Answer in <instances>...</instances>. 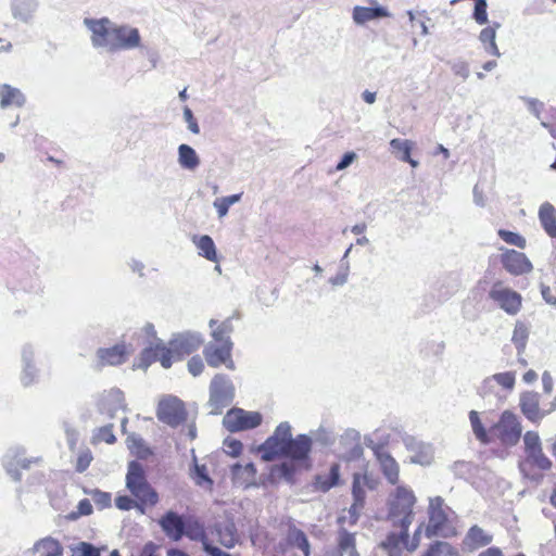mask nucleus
<instances>
[{
	"label": "nucleus",
	"mask_w": 556,
	"mask_h": 556,
	"mask_svg": "<svg viewBox=\"0 0 556 556\" xmlns=\"http://www.w3.org/2000/svg\"><path fill=\"white\" fill-rule=\"evenodd\" d=\"M313 440L307 434H298L292 438L289 422H280L265 442L257 447L261 459L271 462L279 456L288 458L281 464L270 467L268 478L271 482L279 480L293 481L295 473L302 469L311 468V453Z\"/></svg>",
	"instance_id": "1"
},
{
	"label": "nucleus",
	"mask_w": 556,
	"mask_h": 556,
	"mask_svg": "<svg viewBox=\"0 0 556 556\" xmlns=\"http://www.w3.org/2000/svg\"><path fill=\"white\" fill-rule=\"evenodd\" d=\"M416 496L414 492L403 485H399L391 493L388 502V519L392 520L393 526L400 529L399 532H389L379 547L388 556H410L418 546L424 525L420 523L409 536V527L414 520V506Z\"/></svg>",
	"instance_id": "2"
},
{
	"label": "nucleus",
	"mask_w": 556,
	"mask_h": 556,
	"mask_svg": "<svg viewBox=\"0 0 556 556\" xmlns=\"http://www.w3.org/2000/svg\"><path fill=\"white\" fill-rule=\"evenodd\" d=\"M203 344L199 334L180 333L165 343L156 340L140 353L139 367L148 368L151 364L160 362L164 368H169L174 362L181 361Z\"/></svg>",
	"instance_id": "3"
},
{
	"label": "nucleus",
	"mask_w": 556,
	"mask_h": 556,
	"mask_svg": "<svg viewBox=\"0 0 556 556\" xmlns=\"http://www.w3.org/2000/svg\"><path fill=\"white\" fill-rule=\"evenodd\" d=\"M91 31V42L97 48H106L111 52L130 50L140 46L139 30L127 25H115L108 17L86 18Z\"/></svg>",
	"instance_id": "4"
},
{
	"label": "nucleus",
	"mask_w": 556,
	"mask_h": 556,
	"mask_svg": "<svg viewBox=\"0 0 556 556\" xmlns=\"http://www.w3.org/2000/svg\"><path fill=\"white\" fill-rule=\"evenodd\" d=\"M522 440L525 456L518 463L519 471L523 478L540 482L545 472L552 469L553 462L544 453L540 434L536 431H527Z\"/></svg>",
	"instance_id": "5"
},
{
	"label": "nucleus",
	"mask_w": 556,
	"mask_h": 556,
	"mask_svg": "<svg viewBox=\"0 0 556 556\" xmlns=\"http://www.w3.org/2000/svg\"><path fill=\"white\" fill-rule=\"evenodd\" d=\"M452 509L445 504L441 496L429 500L428 506V523L425 527V535L427 538L442 536L453 538L457 534V530L451 519Z\"/></svg>",
	"instance_id": "6"
},
{
	"label": "nucleus",
	"mask_w": 556,
	"mask_h": 556,
	"mask_svg": "<svg viewBox=\"0 0 556 556\" xmlns=\"http://www.w3.org/2000/svg\"><path fill=\"white\" fill-rule=\"evenodd\" d=\"M126 486L140 505L153 507L157 504L159 494L148 482L142 465L136 460L128 465Z\"/></svg>",
	"instance_id": "7"
},
{
	"label": "nucleus",
	"mask_w": 556,
	"mask_h": 556,
	"mask_svg": "<svg viewBox=\"0 0 556 556\" xmlns=\"http://www.w3.org/2000/svg\"><path fill=\"white\" fill-rule=\"evenodd\" d=\"M522 433V426L517 415L510 410H504L496 424L490 428L492 441L498 440L503 445H516Z\"/></svg>",
	"instance_id": "8"
},
{
	"label": "nucleus",
	"mask_w": 556,
	"mask_h": 556,
	"mask_svg": "<svg viewBox=\"0 0 556 556\" xmlns=\"http://www.w3.org/2000/svg\"><path fill=\"white\" fill-rule=\"evenodd\" d=\"M489 298L508 315H517L522 307L521 294L507 287L502 280L492 285Z\"/></svg>",
	"instance_id": "9"
},
{
	"label": "nucleus",
	"mask_w": 556,
	"mask_h": 556,
	"mask_svg": "<svg viewBox=\"0 0 556 556\" xmlns=\"http://www.w3.org/2000/svg\"><path fill=\"white\" fill-rule=\"evenodd\" d=\"M519 408L529 421L539 424L545 416L556 409V403L552 402L548 405H542L540 393L525 391L519 397Z\"/></svg>",
	"instance_id": "10"
},
{
	"label": "nucleus",
	"mask_w": 556,
	"mask_h": 556,
	"mask_svg": "<svg viewBox=\"0 0 556 556\" xmlns=\"http://www.w3.org/2000/svg\"><path fill=\"white\" fill-rule=\"evenodd\" d=\"M156 416L163 424L175 428L186 421L187 410L182 401L175 396H168L160 401Z\"/></svg>",
	"instance_id": "11"
},
{
	"label": "nucleus",
	"mask_w": 556,
	"mask_h": 556,
	"mask_svg": "<svg viewBox=\"0 0 556 556\" xmlns=\"http://www.w3.org/2000/svg\"><path fill=\"white\" fill-rule=\"evenodd\" d=\"M263 417L258 412H248L242 408H231L225 415L223 424L230 432H239L258 427Z\"/></svg>",
	"instance_id": "12"
},
{
	"label": "nucleus",
	"mask_w": 556,
	"mask_h": 556,
	"mask_svg": "<svg viewBox=\"0 0 556 556\" xmlns=\"http://www.w3.org/2000/svg\"><path fill=\"white\" fill-rule=\"evenodd\" d=\"M231 340L214 341L203 350L204 357L208 366L217 368L225 365L228 369H235V363L231 356Z\"/></svg>",
	"instance_id": "13"
},
{
	"label": "nucleus",
	"mask_w": 556,
	"mask_h": 556,
	"mask_svg": "<svg viewBox=\"0 0 556 556\" xmlns=\"http://www.w3.org/2000/svg\"><path fill=\"white\" fill-rule=\"evenodd\" d=\"M501 263L505 270L514 276L529 274L533 269L527 255L513 249H507L501 254Z\"/></svg>",
	"instance_id": "14"
},
{
	"label": "nucleus",
	"mask_w": 556,
	"mask_h": 556,
	"mask_svg": "<svg viewBox=\"0 0 556 556\" xmlns=\"http://www.w3.org/2000/svg\"><path fill=\"white\" fill-rule=\"evenodd\" d=\"M493 542V534L478 525L471 526L462 540V549L473 553L480 548L489 547Z\"/></svg>",
	"instance_id": "15"
},
{
	"label": "nucleus",
	"mask_w": 556,
	"mask_h": 556,
	"mask_svg": "<svg viewBox=\"0 0 556 556\" xmlns=\"http://www.w3.org/2000/svg\"><path fill=\"white\" fill-rule=\"evenodd\" d=\"M130 349L125 343H118L111 348H101L97 351V367L118 366L127 361Z\"/></svg>",
	"instance_id": "16"
},
{
	"label": "nucleus",
	"mask_w": 556,
	"mask_h": 556,
	"mask_svg": "<svg viewBox=\"0 0 556 556\" xmlns=\"http://www.w3.org/2000/svg\"><path fill=\"white\" fill-rule=\"evenodd\" d=\"M211 401L217 406H227L233 397V386L226 375L217 374L211 382Z\"/></svg>",
	"instance_id": "17"
},
{
	"label": "nucleus",
	"mask_w": 556,
	"mask_h": 556,
	"mask_svg": "<svg viewBox=\"0 0 556 556\" xmlns=\"http://www.w3.org/2000/svg\"><path fill=\"white\" fill-rule=\"evenodd\" d=\"M185 522L186 518L173 510L166 511L159 521L166 536L175 542L185 535Z\"/></svg>",
	"instance_id": "18"
},
{
	"label": "nucleus",
	"mask_w": 556,
	"mask_h": 556,
	"mask_svg": "<svg viewBox=\"0 0 556 556\" xmlns=\"http://www.w3.org/2000/svg\"><path fill=\"white\" fill-rule=\"evenodd\" d=\"M231 481L233 485L242 489H249L256 485L257 470L253 463L241 465L235 464L230 468Z\"/></svg>",
	"instance_id": "19"
},
{
	"label": "nucleus",
	"mask_w": 556,
	"mask_h": 556,
	"mask_svg": "<svg viewBox=\"0 0 556 556\" xmlns=\"http://www.w3.org/2000/svg\"><path fill=\"white\" fill-rule=\"evenodd\" d=\"M333 556H359L356 548V533L339 527Z\"/></svg>",
	"instance_id": "20"
},
{
	"label": "nucleus",
	"mask_w": 556,
	"mask_h": 556,
	"mask_svg": "<svg viewBox=\"0 0 556 556\" xmlns=\"http://www.w3.org/2000/svg\"><path fill=\"white\" fill-rule=\"evenodd\" d=\"M381 471L389 483L395 485L400 481V467L396 460L387 452H377Z\"/></svg>",
	"instance_id": "21"
},
{
	"label": "nucleus",
	"mask_w": 556,
	"mask_h": 556,
	"mask_svg": "<svg viewBox=\"0 0 556 556\" xmlns=\"http://www.w3.org/2000/svg\"><path fill=\"white\" fill-rule=\"evenodd\" d=\"M184 536L191 541L201 542L202 546L210 542L204 523L194 516L186 518Z\"/></svg>",
	"instance_id": "22"
},
{
	"label": "nucleus",
	"mask_w": 556,
	"mask_h": 556,
	"mask_svg": "<svg viewBox=\"0 0 556 556\" xmlns=\"http://www.w3.org/2000/svg\"><path fill=\"white\" fill-rule=\"evenodd\" d=\"M539 219L551 238H556V208L549 202H544L539 210Z\"/></svg>",
	"instance_id": "23"
},
{
	"label": "nucleus",
	"mask_w": 556,
	"mask_h": 556,
	"mask_svg": "<svg viewBox=\"0 0 556 556\" xmlns=\"http://www.w3.org/2000/svg\"><path fill=\"white\" fill-rule=\"evenodd\" d=\"M24 103L25 97L20 89L14 88L8 84H3L0 86V108H21Z\"/></svg>",
	"instance_id": "24"
},
{
	"label": "nucleus",
	"mask_w": 556,
	"mask_h": 556,
	"mask_svg": "<svg viewBox=\"0 0 556 556\" xmlns=\"http://www.w3.org/2000/svg\"><path fill=\"white\" fill-rule=\"evenodd\" d=\"M340 481V465L339 464H332L330 466L329 472L326 475H317L315 477V488L318 491L327 492L331 488L339 484Z\"/></svg>",
	"instance_id": "25"
},
{
	"label": "nucleus",
	"mask_w": 556,
	"mask_h": 556,
	"mask_svg": "<svg viewBox=\"0 0 556 556\" xmlns=\"http://www.w3.org/2000/svg\"><path fill=\"white\" fill-rule=\"evenodd\" d=\"M390 147L392 152L396 154L401 161L408 163L412 167H416L418 165V162L410 156L413 149L412 141L396 138L390 141Z\"/></svg>",
	"instance_id": "26"
},
{
	"label": "nucleus",
	"mask_w": 556,
	"mask_h": 556,
	"mask_svg": "<svg viewBox=\"0 0 556 556\" xmlns=\"http://www.w3.org/2000/svg\"><path fill=\"white\" fill-rule=\"evenodd\" d=\"M34 553L37 556H62L63 547L58 540L45 538L34 545Z\"/></svg>",
	"instance_id": "27"
},
{
	"label": "nucleus",
	"mask_w": 556,
	"mask_h": 556,
	"mask_svg": "<svg viewBox=\"0 0 556 556\" xmlns=\"http://www.w3.org/2000/svg\"><path fill=\"white\" fill-rule=\"evenodd\" d=\"M388 16L383 8L355 7L353 9V20L356 24H365L375 18Z\"/></svg>",
	"instance_id": "28"
},
{
	"label": "nucleus",
	"mask_w": 556,
	"mask_h": 556,
	"mask_svg": "<svg viewBox=\"0 0 556 556\" xmlns=\"http://www.w3.org/2000/svg\"><path fill=\"white\" fill-rule=\"evenodd\" d=\"M193 242L199 250V255L211 262L218 261L215 243L210 236L203 235L201 237H195Z\"/></svg>",
	"instance_id": "29"
},
{
	"label": "nucleus",
	"mask_w": 556,
	"mask_h": 556,
	"mask_svg": "<svg viewBox=\"0 0 556 556\" xmlns=\"http://www.w3.org/2000/svg\"><path fill=\"white\" fill-rule=\"evenodd\" d=\"M421 556H462L458 548L445 541L431 543Z\"/></svg>",
	"instance_id": "30"
},
{
	"label": "nucleus",
	"mask_w": 556,
	"mask_h": 556,
	"mask_svg": "<svg viewBox=\"0 0 556 556\" xmlns=\"http://www.w3.org/2000/svg\"><path fill=\"white\" fill-rule=\"evenodd\" d=\"M364 507V503L353 501L352 505L346 509V514H342L337 518L338 526L341 528H344L345 525L355 526Z\"/></svg>",
	"instance_id": "31"
},
{
	"label": "nucleus",
	"mask_w": 556,
	"mask_h": 556,
	"mask_svg": "<svg viewBox=\"0 0 556 556\" xmlns=\"http://www.w3.org/2000/svg\"><path fill=\"white\" fill-rule=\"evenodd\" d=\"M191 478L194 480L195 484L204 488L208 491L213 490L214 481L208 475V469L205 465H199L194 460L193 470L191 472Z\"/></svg>",
	"instance_id": "32"
},
{
	"label": "nucleus",
	"mask_w": 556,
	"mask_h": 556,
	"mask_svg": "<svg viewBox=\"0 0 556 556\" xmlns=\"http://www.w3.org/2000/svg\"><path fill=\"white\" fill-rule=\"evenodd\" d=\"M208 325L213 329L212 338L214 341L230 340L229 334L233 331L231 318H227L220 324L215 319H211Z\"/></svg>",
	"instance_id": "33"
},
{
	"label": "nucleus",
	"mask_w": 556,
	"mask_h": 556,
	"mask_svg": "<svg viewBox=\"0 0 556 556\" xmlns=\"http://www.w3.org/2000/svg\"><path fill=\"white\" fill-rule=\"evenodd\" d=\"M179 163L182 167L194 169L200 161L195 151L188 144H180L178 148Z\"/></svg>",
	"instance_id": "34"
},
{
	"label": "nucleus",
	"mask_w": 556,
	"mask_h": 556,
	"mask_svg": "<svg viewBox=\"0 0 556 556\" xmlns=\"http://www.w3.org/2000/svg\"><path fill=\"white\" fill-rule=\"evenodd\" d=\"M469 420L471 424L472 431L476 438L483 444L492 442V438H490V430L486 431L483 427L479 414L476 410H471L469 413Z\"/></svg>",
	"instance_id": "35"
},
{
	"label": "nucleus",
	"mask_w": 556,
	"mask_h": 556,
	"mask_svg": "<svg viewBox=\"0 0 556 556\" xmlns=\"http://www.w3.org/2000/svg\"><path fill=\"white\" fill-rule=\"evenodd\" d=\"M126 444L131 454L139 458H147L149 455H151V451L146 445L144 441L136 434L128 435L126 439Z\"/></svg>",
	"instance_id": "36"
},
{
	"label": "nucleus",
	"mask_w": 556,
	"mask_h": 556,
	"mask_svg": "<svg viewBox=\"0 0 556 556\" xmlns=\"http://www.w3.org/2000/svg\"><path fill=\"white\" fill-rule=\"evenodd\" d=\"M366 476L354 473L352 482V496L354 502L364 503L366 501V491L364 485L366 483Z\"/></svg>",
	"instance_id": "37"
},
{
	"label": "nucleus",
	"mask_w": 556,
	"mask_h": 556,
	"mask_svg": "<svg viewBox=\"0 0 556 556\" xmlns=\"http://www.w3.org/2000/svg\"><path fill=\"white\" fill-rule=\"evenodd\" d=\"M528 336L529 332L527 326L522 323H517L513 331L511 341L514 342L519 352H522L525 350Z\"/></svg>",
	"instance_id": "38"
},
{
	"label": "nucleus",
	"mask_w": 556,
	"mask_h": 556,
	"mask_svg": "<svg viewBox=\"0 0 556 556\" xmlns=\"http://www.w3.org/2000/svg\"><path fill=\"white\" fill-rule=\"evenodd\" d=\"M497 235L507 244L515 245L519 249H525L527 245L526 239L517 232L506 229H500L497 231Z\"/></svg>",
	"instance_id": "39"
},
{
	"label": "nucleus",
	"mask_w": 556,
	"mask_h": 556,
	"mask_svg": "<svg viewBox=\"0 0 556 556\" xmlns=\"http://www.w3.org/2000/svg\"><path fill=\"white\" fill-rule=\"evenodd\" d=\"M116 441V437L113 433V425H105L100 427L93 435L92 443L97 444L100 442H105L108 444H113Z\"/></svg>",
	"instance_id": "40"
},
{
	"label": "nucleus",
	"mask_w": 556,
	"mask_h": 556,
	"mask_svg": "<svg viewBox=\"0 0 556 556\" xmlns=\"http://www.w3.org/2000/svg\"><path fill=\"white\" fill-rule=\"evenodd\" d=\"M240 198L241 194L239 193L215 200L214 206L218 213V216L224 217L228 213L229 207L238 202Z\"/></svg>",
	"instance_id": "41"
},
{
	"label": "nucleus",
	"mask_w": 556,
	"mask_h": 556,
	"mask_svg": "<svg viewBox=\"0 0 556 556\" xmlns=\"http://www.w3.org/2000/svg\"><path fill=\"white\" fill-rule=\"evenodd\" d=\"M495 36H496L495 29L493 27L489 26V27L483 28L480 31L479 38H480L481 42L489 43L490 53H492L494 55H500L498 48L495 43Z\"/></svg>",
	"instance_id": "42"
},
{
	"label": "nucleus",
	"mask_w": 556,
	"mask_h": 556,
	"mask_svg": "<svg viewBox=\"0 0 556 556\" xmlns=\"http://www.w3.org/2000/svg\"><path fill=\"white\" fill-rule=\"evenodd\" d=\"M216 531L218 533V543L227 548H231L236 545L237 539L235 532L228 528L223 531L219 527H216Z\"/></svg>",
	"instance_id": "43"
},
{
	"label": "nucleus",
	"mask_w": 556,
	"mask_h": 556,
	"mask_svg": "<svg viewBox=\"0 0 556 556\" xmlns=\"http://www.w3.org/2000/svg\"><path fill=\"white\" fill-rule=\"evenodd\" d=\"M493 379L504 389L511 390L515 386V374L505 371L493 375Z\"/></svg>",
	"instance_id": "44"
},
{
	"label": "nucleus",
	"mask_w": 556,
	"mask_h": 556,
	"mask_svg": "<svg viewBox=\"0 0 556 556\" xmlns=\"http://www.w3.org/2000/svg\"><path fill=\"white\" fill-rule=\"evenodd\" d=\"M486 7L488 5L485 0H476L473 17L480 25H483L488 22Z\"/></svg>",
	"instance_id": "45"
},
{
	"label": "nucleus",
	"mask_w": 556,
	"mask_h": 556,
	"mask_svg": "<svg viewBox=\"0 0 556 556\" xmlns=\"http://www.w3.org/2000/svg\"><path fill=\"white\" fill-rule=\"evenodd\" d=\"M224 446L226 447V453L231 457H238L243 450L242 443L236 439H226Z\"/></svg>",
	"instance_id": "46"
},
{
	"label": "nucleus",
	"mask_w": 556,
	"mask_h": 556,
	"mask_svg": "<svg viewBox=\"0 0 556 556\" xmlns=\"http://www.w3.org/2000/svg\"><path fill=\"white\" fill-rule=\"evenodd\" d=\"M293 539L296 546L305 554V556H308L309 543L305 533L302 530H295L293 533Z\"/></svg>",
	"instance_id": "47"
},
{
	"label": "nucleus",
	"mask_w": 556,
	"mask_h": 556,
	"mask_svg": "<svg viewBox=\"0 0 556 556\" xmlns=\"http://www.w3.org/2000/svg\"><path fill=\"white\" fill-rule=\"evenodd\" d=\"M188 369L193 376H199L204 369V364H203L201 357H199V356L191 357L188 362Z\"/></svg>",
	"instance_id": "48"
},
{
	"label": "nucleus",
	"mask_w": 556,
	"mask_h": 556,
	"mask_svg": "<svg viewBox=\"0 0 556 556\" xmlns=\"http://www.w3.org/2000/svg\"><path fill=\"white\" fill-rule=\"evenodd\" d=\"M115 505L122 510H130L136 506V502L127 495H121L115 498Z\"/></svg>",
	"instance_id": "49"
},
{
	"label": "nucleus",
	"mask_w": 556,
	"mask_h": 556,
	"mask_svg": "<svg viewBox=\"0 0 556 556\" xmlns=\"http://www.w3.org/2000/svg\"><path fill=\"white\" fill-rule=\"evenodd\" d=\"M91 460H92V456L89 451L80 454L77 458L76 470L78 472L85 471L89 467Z\"/></svg>",
	"instance_id": "50"
},
{
	"label": "nucleus",
	"mask_w": 556,
	"mask_h": 556,
	"mask_svg": "<svg viewBox=\"0 0 556 556\" xmlns=\"http://www.w3.org/2000/svg\"><path fill=\"white\" fill-rule=\"evenodd\" d=\"M184 114H185L186 121L188 123V128L190 129V131H192L193 134H199L200 128H199V125H198L195 118L193 117L191 110L189 108H186L184 111Z\"/></svg>",
	"instance_id": "51"
},
{
	"label": "nucleus",
	"mask_w": 556,
	"mask_h": 556,
	"mask_svg": "<svg viewBox=\"0 0 556 556\" xmlns=\"http://www.w3.org/2000/svg\"><path fill=\"white\" fill-rule=\"evenodd\" d=\"M356 157V154L354 152H346L342 160L337 164L336 169L342 170L346 168Z\"/></svg>",
	"instance_id": "52"
},
{
	"label": "nucleus",
	"mask_w": 556,
	"mask_h": 556,
	"mask_svg": "<svg viewBox=\"0 0 556 556\" xmlns=\"http://www.w3.org/2000/svg\"><path fill=\"white\" fill-rule=\"evenodd\" d=\"M203 549L210 555V556H231L230 554L223 552L220 548L214 546L211 544V542L206 543L203 546Z\"/></svg>",
	"instance_id": "53"
},
{
	"label": "nucleus",
	"mask_w": 556,
	"mask_h": 556,
	"mask_svg": "<svg viewBox=\"0 0 556 556\" xmlns=\"http://www.w3.org/2000/svg\"><path fill=\"white\" fill-rule=\"evenodd\" d=\"M81 556H100V552L90 543L84 542L81 543Z\"/></svg>",
	"instance_id": "54"
},
{
	"label": "nucleus",
	"mask_w": 556,
	"mask_h": 556,
	"mask_svg": "<svg viewBox=\"0 0 556 556\" xmlns=\"http://www.w3.org/2000/svg\"><path fill=\"white\" fill-rule=\"evenodd\" d=\"M478 556H505L504 552L498 546H489L482 552L479 553Z\"/></svg>",
	"instance_id": "55"
},
{
	"label": "nucleus",
	"mask_w": 556,
	"mask_h": 556,
	"mask_svg": "<svg viewBox=\"0 0 556 556\" xmlns=\"http://www.w3.org/2000/svg\"><path fill=\"white\" fill-rule=\"evenodd\" d=\"M541 292H542V296H543V299H544L547 303L553 304V305H555V304H556V298L553 295L552 290H551V288H549V287H542Z\"/></svg>",
	"instance_id": "56"
},
{
	"label": "nucleus",
	"mask_w": 556,
	"mask_h": 556,
	"mask_svg": "<svg viewBox=\"0 0 556 556\" xmlns=\"http://www.w3.org/2000/svg\"><path fill=\"white\" fill-rule=\"evenodd\" d=\"M522 380L528 383V384H531L533 382H535L538 380V374L532 370V369H529L528 371H526L522 376Z\"/></svg>",
	"instance_id": "57"
},
{
	"label": "nucleus",
	"mask_w": 556,
	"mask_h": 556,
	"mask_svg": "<svg viewBox=\"0 0 556 556\" xmlns=\"http://www.w3.org/2000/svg\"><path fill=\"white\" fill-rule=\"evenodd\" d=\"M542 380H543V386H544V390L546 392H551L552 390V379H551V376L547 371H545L542 376Z\"/></svg>",
	"instance_id": "58"
},
{
	"label": "nucleus",
	"mask_w": 556,
	"mask_h": 556,
	"mask_svg": "<svg viewBox=\"0 0 556 556\" xmlns=\"http://www.w3.org/2000/svg\"><path fill=\"white\" fill-rule=\"evenodd\" d=\"M79 509L83 514L88 515L91 513L92 507L88 500H84L79 503Z\"/></svg>",
	"instance_id": "59"
},
{
	"label": "nucleus",
	"mask_w": 556,
	"mask_h": 556,
	"mask_svg": "<svg viewBox=\"0 0 556 556\" xmlns=\"http://www.w3.org/2000/svg\"><path fill=\"white\" fill-rule=\"evenodd\" d=\"M363 99L366 103L368 104H371L375 102L376 100V93L375 92H370L368 90H366L364 93H363Z\"/></svg>",
	"instance_id": "60"
},
{
	"label": "nucleus",
	"mask_w": 556,
	"mask_h": 556,
	"mask_svg": "<svg viewBox=\"0 0 556 556\" xmlns=\"http://www.w3.org/2000/svg\"><path fill=\"white\" fill-rule=\"evenodd\" d=\"M365 230H366V224H364V223L357 224V225L353 226L351 229V231L354 235H362Z\"/></svg>",
	"instance_id": "61"
},
{
	"label": "nucleus",
	"mask_w": 556,
	"mask_h": 556,
	"mask_svg": "<svg viewBox=\"0 0 556 556\" xmlns=\"http://www.w3.org/2000/svg\"><path fill=\"white\" fill-rule=\"evenodd\" d=\"M167 556H189L186 552L174 548L168 551Z\"/></svg>",
	"instance_id": "62"
},
{
	"label": "nucleus",
	"mask_w": 556,
	"mask_h": 556,
	"mask_svg": "<svg viewBox=\"0 0 556 556\" xmlns=\"http://www.w3.org/2000/svg\"><path fill=\"white\" fill-rule=\"evenodd\" d=\"M47 160L49 162L54 163L56 166H63L64 165V161L63 160L54 159L53 156H48Z\"/></svg>",
	"instance_id": "63"
},
{
	"label": "nucleus",
	"mask_w": 556,
	"mask_h": 556,
	"mask_svg": "<svg viewBox=\"0 0 556 556\" xmlns=\"http://www.w3.org/2000/svg\"><path fill=\"white\" fill-rule=\"evenodd\" d=\"M549 502L553 505V507L556 508V486L553 489V492L549 497Z\"/></svg>",
	"instance_id": "64"
}]
</instances>
